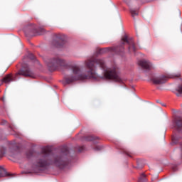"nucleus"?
Instances as JSON below:
<instances>
[{"label": "nucleus", "mask_w": 182, "mask_h": 182, "mask_svg": "<svg viewBox=\"0 0 182 182\" xmlns=\"http://www.w3.org/2000/svg\"><path fill=\"white\" fill-rule=\"evenodd\" d=\"M25 76V77H32V72L31 71L30 69H27V70H20L18 73L16 74V76L14 78H11V75H7L6 76L4 79H3V82H4V83H11V82H14L18 79H19V77L18 76Z\"/></svg>", "instance_id": "4"}, {"label": "nucleus", "mask_w": 182, "mask_h": 182, "mask_svg": "<svg viewBox=\"0 0 182 182\" xmlns=\"http://www.w3.org/2000/svg\"><path fill=\"white\" fill-rule=\"evenodd\" d=\"M27 58H28V59H31V60H35V55H33V54L32 53H29L27 56Z\"/></svg>", "instance_id": "14"}, {"label": "nucleus", "mask_w": 182, "mask_h": 182, "mask_svg": "<svg viewBox=\"0 0 182 182\" xmlns=\"http://www.w3.org/2000/svg\"><path fill=\"white\" fill-rule=\"evenodd\" d=\"M42 151L43 156L37 161V167H46V166H49V164H53L60 168H63V167L68 166V158H66V156L69 154L68 149H66L65 153H63V155L60 156L55 157L54 161H49L50 151L48 147H43Z\"/></svg>", "instance_id": "2"}, {"label": "nucleus", "mask_w": 182, "mask_h": 182, "mask_svg": "<svg viewBox=\"0 0 182 182\" xmlns=\"http://www.w3.org/2000/svg\"><path fill=\"white\" fill-rule=\"evenodd\" d=\"M174 127L178 132H181L182 130V117H176L174 121Z\"/></svg>", "instance_id": "8"}, {"label": "nucleus", "mask_w": 182, "mask_h": 182, "mask_svg": "<svg viewBox=\"0 0 182 182\" xmlns=\"http://www.w3.org/2000/svg\"><path fill=\"white\" fill-rule=\"evenodd\" d=\"M105 50L108 52H115V53H120V52H124V48L123 46L110 47L105 48Z\"/></svg>", "instance_id": "9"}, {"label": "nucleus", "mask_w": 182, "mask_h": 182, "mask_svg": "<svg viewBox=\"0 0 182 182\" xmlns=\"http://www.w3.org/2000/svg\"><path fill=\"white\" fill-rule=\"evenodd\" d=\"M55 48H60V44H59V43H56Z\"/></svg>", "instance_id": "15"}, {"label": "nucleus", "mask_w": 182, "mask_h": 182, "mask_svg": "<svg viewBox=\"0 0 182 182\" xmlns=\"http://www.w3.org/2000/svg\"><path fill=\"white\" fill-rule=\"evenodd\" d=\"M131 15L134 18V16H137L139 15V12L134 9H131L130 10Z\"/></svg>", "instance_id": "13"}, {"label": "nucleus", "mask_w": 182, "mask_h": 182, "mask_svg": "<svg viewBox=\"0 0 182 182\" xmlns=\"http://www.w3.org/2000/svg\"><path fill=\"white\" fill-rule=\"evenodd\" d=\"M9 176H11V174L8 173V172H6V170L2 168V166H0V177H7Z\"/></svg>", "instance_id": "10"}, {"label": "nucleus", "mask_w": 182, "mask_h": 182, "mask_svg": "<svg viewBox=\"0 0 182 182\" xmlns=\"http://www.w3.org/2000/svg\"><path fill=\"white\" fill-rule=\"evenodd\" d=\"M138 65L142 68V69H146V70H149L151 69L152 65L151 63H150L149 60H142L139 61Z\"/></svg>", "instance_id": "7"}, {"label": "nucleus", "mask_w": 182, "mask_h": 182, "mask_svg": "<svg viewBox=\"0 0 182 182\" xmlns=\"http://www.w3.org/2000/svg\"><path fill=\"white\" fill-rule=\"evenodd\" d=\"M122 44L124 45V43H128L129 45V52H136V47L134 46V41L133 40H129L127 38V36H124L122 38Z\"/></svg>", "instance_id": "6"}, {"label": "nucleus", "mask_w": 182, "mask_h": 182, "mask_svg": "<svg viewBox=\"0 0 182 182\" xmlns=\"http://www.w3.org/2000/svg\"><path fill=\"white\" fill-rule=\"evenodd\" d=\"M180 74H168L159 75L157 77H154L151 78V82L154 85H163V83H166L168 79H173L174 77H179Z\"/></svg>", "instance_id": "3"}, {"label": "nucleus", "mask_w": 182, "mask_h": 182, "mask_svg": "<svg viewBox=\"0 0 182 182\" xmlns=\"http://www.w3.org/2000/svg\"><path fill=\"white\" fill-rule=\"evenodd\" d=\"M176 90L178 92L177 96H182V84L178 86Z\"/></svg>", "instance_id": "11"}, {"label": "nucleus", "mask_w": 182, "mask_h": 182, "mask_svg": "<svg viewBox=\"0 0 182 182\" xmlns=\"http://www.w3.org/2000/svg\"><path fill=\"white\" fill-rule=\"evenodd\" d=\"M87 69V75L82 73V70L77 65H72L70 69L71 75L65 78L64 85L66 83H72L76 80H83L85 79H108L114 80V82H120V76L117 72V66L107 67L106 63L103 59H95L94 60H88L85 62Z\"/></svg>", "instance_id": "1"}, {"label": "nucleus", "mask_w": 182, "mask_h": 182, "mask_svg": "<svg viewBox=\"0 0 182 182\" xmlns=\"http://www.w3.org/2000/svg\"><path fill=\"white\" fill-rule=\"evenodd\" d=\"M42 32H45V29L42 28L41 29Z\"/></svg>", "instance_id": "16"}, {"label": "nucleus", "mask_w": 182, "mask_h": 182, "mask_svg": "<svg viewBox=\"0 0 182 182\" xmlns=\"http://www.w3.org/2000/svg\"><path fill=\"white\" fill-rule=\"evenodd\" d=\"M46 64L50 70H56L59 66H65L66 61L59 58H53L46 61Z\"/></svg>", "instance_id": "5"}, {"label": "nucleus", "mask_w": 182, "mask_h": 182, "mask_svg": "<svg viewBox=\"0 0 182 182\" xmlns=\"http://www.w3.org/2000/svg\"><path fill=\"white\" fill-rule=\"evenodd\" d=\"M143 181H147V179L146 178V174L144 173L141 174V176L139 179V182H143Z\"/></svg>", "instance_id": "12"}]
</instances>
